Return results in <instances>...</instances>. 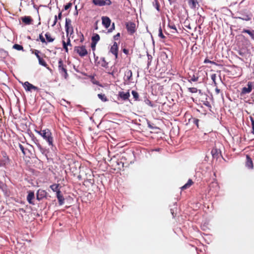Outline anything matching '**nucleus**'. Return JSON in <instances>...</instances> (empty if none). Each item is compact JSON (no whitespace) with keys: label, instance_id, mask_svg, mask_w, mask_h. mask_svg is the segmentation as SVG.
Listing matches in <instances>:
<instances>
[{"label":"nucleus","instance_id":"1","mask_svg":"<svg viewBox=\"0 0 254 254\" xmlns=\"http://www.w3.org/2000/svg\"><path fill=\"white\" fill-rule=\"evenodd\" d=\"M36 132L40 134L48 142L49 146L52 147L54 146V138L52 136V133L49 129L46 128L40 131L36 130Z\"/></svg>","mask_w":254,"mask_h":254},{"label":"nucleus","instance_id":"2","mask_svg":"<svg viewBox=\"0 0 254 254\" xmlns=\"http://www.w3.org/2000/svg\"><path fill=\"white\" fill-rule=\"evenodd\" d=\"M122 159H117L115 157L111 158L110 160V163L112 167L116 170H122L124 167V163L122 161Z\"/></svg>","mask_w":254,"mask_h":254},{"label":"nucleus","instance_id":"3","mask_svg":"<svg viewBox=\"0 0 254 254\" xmlns=\"http://www.w3.org/2000/svg\"><path fill=\"white\" fill-rule=\"evenodd\" d=\"M58 69L60 73L66 79L68 76L66 65L64 64L63 61L61 59L58 62Z\"/></svg>","mask_w":254,"mask_h":254},{"label":"nucleus","instance_id":"4","mask_svg":"<svg viewBox=\"0 0 254 254\" xmlns=\"http://www.w3.org/2000/svg\"><path fill=\"white\" fill-rule=\"evenodd\" d=\"M127 32L130 35H133L136 32V24L134 22L128 21L125 24Z\"/></svg>","mask_w":254,"mask_h":254},{"label":"nucleus","instance_id":"5","mask_svg":"<svg viewBox=\"0 0 254 254\" xmlns=\"http://www.w3.org/2000/svg\"><path fill=\"white\" fill-rule=\"evenodd\" d=\"M92 2L94 5L99 6H109L112 4L110 0H92Z\"/></svg>","mask_w":254,"mask_h":254},{"label":"nucleus","instance_id":"6","mask_svg":"<svg viewBox=\"0 0 254 254\" xmlns=\"http://www.w3.org/2000/svg\"><path fill=\"white\" fill-rule=\"evenodd\" d=\"M94 57L95 59V62L97 64V65H101V66L105 68H107L108 67V63L106 61L105 58H101L100 60L98 61V57L95 56L94 53Z\"/></svg>","mask_w":254,"mask_h":254},{"label":"nucleus","instance_id":"7","mask_svg":"<svg viewBox=\"0 0 254 254\" xmlns=\"http://www.w3.org/2000/svg\"><path fill=\"white\" fill-rule=\"evenodd\" d=\"M75 51L80 57H84L88 54L87 51L84 46L75 47Z\"/></svg>","mask_w":254,"mask_h":254},{"label":"nucleus","instance_id":"8","mask_svg":"<svg viewBox=\"0 0 254 254\" xmlns=\"http://www.w3.org/2000/svg\"><path fill=\"white\" fill-rule=\"evenodd\" d=\"M65 28L67 35H68L69 33L70 34L73 33V29L71 25V20L68 18H66L65 19Z\"/></svg>","mask_w":254,"mask_h":254},{"label":"nucleus","instance_id":"9","mask_svg":"<svg viewBox=\"0 0 254 254\" xmlns=\"http://www.w3.org/2000/svg\"><path fill=\"white\" fill-rule=\"evenodd\" d=\"M247 86L248 87H244L242 88V90H241V95H245V94H249L250 92H251L252 89H253V83L250 81L248 82Z\"/></svg>","mask_w":254,"mask_h":254},{"label":"nucleus","instance_id":"10","mask_svg":"<svg viewBox=\"0 0 254 254\" xmlns=\"http://www.w3.org/2000/svg\"><path fill=\"white\" fill-rule=\"evenodd\" d=\"M118 44L116 42H115L113 45L111 46L110 52L115 55L116 59H117L118 57Z\"/></svg>","mask_w":254,"mask_h":254},{"label":"nucleus","instance_id":"11","mask_svg":"<svg viewBox=\"0 0 254 254\" xmlns=\"http://www.w3.org/2000/svg\"><path fill=\"white\" fill-rule=\"evenodd\" d=\"M30 136L31 137L32 140L34 141V142L37 146L38 148L40 150L41 152L44 153L45 152V149L40 144L38 139L32 133L30 134Z\"/></svg>","mask_w":254,"mask_h":254},{"label":"nucleus","instance_id":"12","mask_svg":"<svg viewBox=\"0 0 254 254\" xmlns=\"http://www.w3.org/2000/svg\"><path fill=\"white\" fill-rule=\"evenodd\" d=\"M23 86L26 91H31L32 90H39V88L37 87L34 86L33 85L30 83L28 81L25 82L23 84Z\"/></svg>","mask_w":254,"mask_h":254},{"label":"nucleus","instance_id":"13","mask_svg":"<svg viewBox=\"0 0 254 254\" xmlns=\"http://www.w3.org/2000/svg\"><path fill=\"white\" fill-rule=\"evenodd\" d=\"M2 155L3 156V159L0 161V167L3 166L7 164L9 162V159L7 155L6 152H2Z\"/></svg>","mask_w":254,"mask_h":254},{"label":"nucleus","instance_id":"14","mask_svg":"<svg viewBox=\"0 0 254 254\" xmlns=\"http://www.w3.org/2000/svg\"><path fill=\"white\" fill-rule=\"evenodd\" d=\"M124 80L127 82H130L132 80V72L131 70L127 69L125 71Z\"/></svg>","mask_w":254,"mask_h":254},{"label":"nucleus","instance_id":"15","mask_svg":"<svg viewBox=\"0 0 254 254\" xmlns=\"http://www.w3.org/2000/svg\"><path fill=\"white\" fill-rule=\"evenodd\" d=\"M46 195L47 192L45 190L40 189L37 192L36 197L38 200H40L45 197Z\"/></svg>","mask_w":254,"mask_h":254},{"label":"nucleus","instance_id":"16","mask_svg":"<svg viewBox=\"0 0 254 254\" xmlns=\"http://www.w3.org/2000/svg\"><path fill=\"white\" fill-rule=\"evenodd\" d=\"M102 24L106 28L109 27L111 24V19L107 16H103L102 17Z\"/></svg>","mask_w":254,"mask_h":254},{"label":"nucleus","instance_id":"17","mask_svg":"<svg viewBox=\"0 0 254 254\" xmlns=\"http://www.w3.org/2000/svg\"><path fill=\"white\" fill-rule=\"evenodd\" d=\"M21 20L26 25H30L32 24L33 19L31 16H25L20 18Z\"/></svg>","mask_w":254,"mask_h":254},{"label":"nucleus","instance_id":"18","mask_svg":"<svg viewBox=\"0 0 254 254\" xmlns=\"http://www.w3.org/2000/svg\"><path fill=\"white\" fill-rule=\"evenodd\" d=\"M246 166L249 169H253L254 165L253 162L252 160V158L250 157V155H246Z\"/></svg>","mask_w":254,"mask_h":254},{"label":"nucleus","instance_id":"19","mask_svg":"<svg viewBox=\"0 0 254 254\" xmlns=\"http://www.w3.org/2000/svg\"><path fill=\"white\" fill-rule=\"evenodd\" d=\"M57 197L58 199L59 204L60 205H62L64 203V198L62 193L61 191H59L57 193Z\"/></svg>","mask_w":254,"mask_h":254},{"label":"nucleus","instance_id":"20","mask_svg":"<svg viewBox=\"0 0 254 254\" xmlns=\"http://www.w3.org/2000/svg\"><path fill=\"white\" fill-rule=\"evenodd\" d=\"M119 96L123 99L124 100H126L128 99L130 96V94L129 92H119Z\"/></svg>","mask_w":254,"mask_h":254},{"label":"nucleus","instance_id":"21","mask_svg":"<svg viewBox=\"0 0 254 254\" xmlns=\"http://www.w3.org/2000/svg\"><path fill=\"white\" fill-rule=\"evenodd\" d=\"M35 195L33 191H29L27 196V200L30 204H34L32 200L34 198Z\"/></svg>","mask_w":254,"mask_h":254},{"label":"nucleus","instance_id":"22","mask_svg":"<svg viewBox=\"0 0 254 254\" xmlns=\"http://www.w3.org/2000/svg\"><path fill=\"white\" fill-rule=\"evenodd\" d=\"M188 3L190 7L192 9L195 8L198 4L196 0H188Z\"/></svg>","mask_w":254,"mask_h":254},{"label":"nucleus","instance_id":"23","mask_svg":"<svg viewBox=\"0 0 254 254\" xmlns=\"http://www.w3.org/2000/svg\"><path fill=\"white\" fill-rule=\"evenodd\" d=\"M193 184V182L192 181L191 179H189L188 181V182L184 185L183 186H182L181 189L182 190H185L189 188L192 184Z\"/></svg>","mask_w":254,"mask_h":254},{"label":"nucleus","instance_id":"24","mask_svg":"<svg viewBox=\"0 0 254 254\" xmlns=\"http://www.w3.org/2000/svg\"><path fill=\"white\" fill-rule=\"evenodd\" d=\"M60 185L57 184H54L50 186V188L54 192H56V193L59 191H61L60 190Z\"/></svg>","mask_w":254,"mask_h":254},{"label":"nucleus","instance_id":"25","mask_svg":"<svg viewBox=\"0 0 254 254\" xmlns=\"http://www.w3.org/2000/svg\"><path fill=\"white\" fill-rule=\"evenodd\" d=\"M252 15L251 14H242L241 16L238 17V18L245 21H249L251 19Z\"/></svg>","mask_w":254,"mask_h":254},{"label":"nucleus","instance_id":"26","mask_svg":"<svg viewBox=\"0 0 254 254\" xmlns=\"http://www.w3.org/2000/svg\"><path fill=\"white\" fill-rule=\"evenodd\" d=\"M45 37L47 42H53L55 40V38L52 37L50 33L49 32H47L45 34Z\"/></svg>","mask_w":254,"mask_h":254},{"label":"nucleus","instance_id":"27","mask_svg":"<svg viewBox=\"0 0 254 254\" xmlns=\"http://www.w3.org/2000/svg\"><path fill=\"white\" fill-rule=\"evenodd\" d=\"M242 32L248 33L254 40V30L251 31L250 30L243 29Z\"/></svg>","mask_w":254,"mask_h":254},{"label":"nucleus","instance_id":"28","mask_svg":"<svg viewBox=\"0 0 254 254\" xmlns=\"http://www.w3.org/2000/svg\"><path fill=\"white\" fill-rule=\"evenodd\" d=\"M189 77L190 78V79H189V81L190 82H191V81H193V82L197 81L198 80V76L197 75H195L194 74L192 75V76H191L190 75Z\"/></svg>","mask_w":254,"mask_h":254},{"label":"nucleus","instance_id":"29","mask_svg":"<svg viewBox=\"0 0 254 254\" xmlns=\"http://www.w3.org/2000/svg\"><path fill=\"white\" fill-rule=\"evenodd\" d=\"M98 97L103 102H106L108 101V99L105 94H98Z\"/></svg>","mask_w":254,"mask_h":254},{"label":"nucleus","instance_id":"30","mask_svg":"<svg viewBox=\"0 0 254 254\" xmlns=\"http://www.w3.org/2000/svg\"><path fill=\"white\" fill-rule=\"evenodd\" d=\"M131 93L133 97V98L135 99V101L139 100V95H138V93L136 91H135L134 90H132L131 91Z\"/></svg>","mask_w":254,"mask_h":254},{"label":"nucleus","instance_id":"31","mask_svg":"<svg viewBox=\"0 0 254 254\" xmlns=\"http://www.w3.org/2000/svg\"><path fill=\"white\" fill-rule=\"evenodd\" d=\"M100 40V36L98 34H96L92 37V41L97 43Z\"/></svg>","mask_w":254,"mask_h":254},{"label":"nucleus","instance_id":"32","mask_svg":"<svg viewBox=\"0 0 254 254\" xmlns=\"http://www.w3.org/2000/svg\"><path fill=\"white\" fill-rule=\"evenodd\" d=\"M13 48L14 49H16L18 51H21V50L23 51V47L21 45L16 44H14L13 46Z\"/></svg>","mask_w":254,"mask_h":254},{"label":"nucleus","instance_id":"33","mask_svg":"<svg viewBox=\"0 0 254 254\" xmlns=\"http://www.w3.org/2000/svg\"><path fill=\"white\" fill-rule=\"evenodd\" d=\"M216 74L215 73L211 75V79L213 81V82L214 84V86H216V85L217 84L216 81Z\"/></svg>","mask_w":254,"mask_h":254},{"label":"nucleus","instance_id":"34","mask_svg":"<svg viewBox=\"0 0 254 254\" xmlns=\"http://www.w3.org/2000/svg\"><path fill=\"white\" fill-rule=\"evenodd\" d=\"M39 63L44 67H47L48 66L47 64L43 58H41V59L39 61Z\"/></svg>","mask_w":254,"mask_h":254},{"label":"nucleus","instance_id":"35","mask_svg":"<svg viewBox=\"0 0 254 254\" xmlns=\"http://www.w3.org/2000/svg\"><path fill=\"white\" fill-rule=\"evenodd\" d=\"M188 90L189 92L192 93H195L197 92L198 90L195 87H190L188 88Z\"/></svg>","mask_w":254,"mask_h":254},{"label":"nucleus","instance_id":"36","mask_svg":"<svg viewBox=\"0 0 254 254\" xmlns=\"http://www.w3.org/2000/svg\"><path fill=\"white\" fill-rule=\"evenodd\" d=\"M168 26L172 29H173L175 30V32H177V29L176 28V27L174 23H169L168 24Z\"/></svg>","mask_w":254,"mask_h":254},{"label":"nucleus","instance_id":"37","mask_svg":"<svg viewBox=\"0 0 254 254\" xmlns=\"http://www.w3.org/2000/svg\"><path fill=\"white\" fill-rule=\"evenodd\" d=\"M158 35H159V36L160 37H161L162 39H164V38H166L165 36L163 34L162 30L161 27H160L159 29V34H158Z\"/></svg>","mask_w":254,"mask_h":254},{"label":"nucleus","instance_id":"38","mask_svg":"<svg viewBox=\"0 0 254 254\" xmlns=\"http://www.w3.org/2000/svg\"><path fill=\"white\" fill-rule=\"evenodd\" d=\"M154 6L158 11L160 10V4L157 0H155Z\"/></svg>","mask_w":254,"mask_h":254},{"label":"nucleus","instance_id":"39","mask_svg":"<svg viewBox=\"0 0 254 254\" xmlns=\"http://www.w3.org/2000/svg\"><path fill=\"white\" fill-rule=\"evenodd\" d=\"M32 53L34 54L36 57L39 55L40 52L37 50L32 49L31 50Z\"/></svg>","mask_w":254,"mask_h":254},{"label":"nucleus","instance_id":"40","mask_svg":"<svg viewBox=\"0 0 254 254\" xmlns=\"http://www.w3.org/2000/svg\"><path fill=\"white\" fill-rule=\"evenodd\" d=\"M0 189L4 190L6 189V185L0 181Z\"/></svg>","mask_w":254,"mask_h":254},{"label":"nucleus","instance_id":"41","mask_svg":"<svg viewBox=\"0 0 254 254\" xmlns=\"http://www.w3.org/2000/svg\"><path fill=\"white\" fill-rule=\"evenodd\" d=\"M39 38L41 42L42 43H46L45 39L44 38V37L42 35V34H41L39 35Z\"/></svg>","mask_w":254,"mask_h":254},{"label":"nucleus","instance_id":"42","mask_svg":"<svg viewBox=\"0 0 254 254\" xmlns=\"http://www.w3.org/2000/svg\"><path fill=\"white\" fill-rule=\"evenodd\" d=\"M63 48L64 49L65 51L67 53L68 52V48L67 46L65 44V42L64 40H63Z\"/></svg>","mask_w":254,"mask_h":254},{"label":"nucleus","instance_id":"43","mask_svg":"<svg viewBox=\"0 0 254 254\" xmlns=\"http://www.w3.org/2000/svg\"><path fill=\"white\" fill-rule=\"evenodd\" d=\"M252 122V133H254V120L252 117L250 118Z\"/></svg>","mask_w":254,"mask_h":254},{"label":"nucleus","instance_id":"44","mask_svg":"<svg viewBox=\"0 0 254 254\" xmlns=\"http://www.w3.org/2000/svg\"><path fill=\"white\" fill-rule=\"evenodd\" d=\"M72 6V3L71 2H69L64 5V8L65 10H67Z\"/></svg>","mask_w":254,"mask_h":254},{"label":"nucleus","instance_id":"45","mask_svg":"<svg viewBox=\"0 0 254 254\" xmlns=\"http://www.w3.org/2000/svg\"><path fill=\"white\" fill-rule=\"evenodd\" d=\"M117 71V68H114V69L112 70V71L111 72H108V73L110 74V75H112L113 77H114V74Z\"/></svg>","mask_w":254,"mask_h":254},{"label":"nucleus","instance_id":"46","mask_svg":"<svg viewBox=\"0 0 254 254\" xmlns=\"http://www.w3.org/2000/svg\"><path fill=\"white\" fill-rule=\"evenodd\" d=\"M19 147L20 150H21V151L22 152L23 154L24 155H25V152L24 147L21 144H19Z\"/></svg>","mask_w":254,"mask_h":254},{"label":"nucleus","instance_id":"47","mask_svg":"<svg viewBox=\"0 0 254 254\" xmlns=\"http://www.w3.org/2000/svg\"><path fill=\"white\" fill-rule=\"evenodd\" d=\"M193 123L197 126V127H198V122L199 120L197 119H193Z\"/></svg>","mask_w":254,"mask_h":254},{"label":"nucleus","instance_id":"48","mask_svg":"<svg viewBox=\"0 0 254 254\" xmlns=\"http://www.w3.org/2000/svg\"><path fill=\"white\" fill-rule=\"evenodd\" d=\"M120 37V33H118L114 36V39L115 40H118L119 39Z\"/></svg>","mask_w":254,"mask_h":254},{"label":"nucleus","instance_id":"49","mask_svg":"<svg viewBox=\"0 0 254 254\" xmlns=\"http://www.w3.org/2000/svg\"><path fill=\"white\" fill-rule=\"evenodd\" d=\"M96 44H97V43L92 41L91 48L93 51L95 50V46H96Z\"/></svg>","mask_w":254,"mask_h":254},{"label":"nucleus","instance_id":"50","mask_svg":"<svg viewBox=\"0 0 254 254\" xmlns=\"http://www.w3.org/2000/svg\"><path fill=\"white\" fill-rule=\"evenodd\" d=\"M204 63H211V64H214V62H212L211 61H210L208 59H205L204 61Z\"/></svg>","mask_w":254,"mask_h":254},{"label":"nucleus","instance_id":"51","mask_svg":"<svg viewBox=\"0 0 254 254\" xmlns=\"http://www.w3.org/2000/svg\"><path fill=\"white\" fill-rule=\"evenodd\" d=\"M57 19H58L57 16L55 15V20H54V23L52 25V26H54L56 24V23L57 22Z\"/></svg>","mask_w":254,"mask_h":254},{"label":"nucleus","instance_id":"52","mask_svg":"<svg viewBox=\"0 0 254 254\" xmlns=\"http://www.w3.org/2000/svg\"><path fill=\"white\" fill-rule=\"evenodd\" d=\"M215 87H216V88H215V91L216 94H218L220 93V90L218 88L217 85Z\"/></svg>","mask_w":254,"mask_h":254},{"label":"nucleus","instance_id":"53","mask_svg":"<svg viewBox=\"0 0 254 254\" xmlns=\"http://www.w3.org/2000/svg\"><path fill=\"white\" fill-rule=\"evenodd\" d=\"M217 152V150L216 149H213L211 151V153L213 156V157H214V155H215V154Z\"/></svg>","mask_w":254,"mask_h":254},{"label":"nucleus","instance_id":"54","mask_svg":"<svg viewBox=\"0 0 254 254\" xmlns=\"http://www.w3.org/2000/svg\"><path fill=\"white\" fill-rule=\"evenodd\" d=\"M65 44L67 46H69L70 47L71 46V44L70 43V39L69 38L67 39V42H65Z\"/></svg>","mask_w":254,"mask_h":254},{"label":"nucleus","instance_id":"55","mask_svg":"<svg viewBox=\"0 0 254 254\" xmlns=\"http://www.w3.org/2000/svg\"><path fill=\"white\" fill-rule=\"evenodd\" d=\"M114 29H115V24H114V23H113L112 25V28L109 30V31L111 32Z\"/></svg>","mask_w":254,"mask_h":254},{"label":"nucleus","instance_id":"56","mask_svg":"<svg viewBox=\"0 0 254 254\" xmlns=\"http://www.w3.org/2000/svg\"><path fill=\"white\" fill-rule=\"evenodd\" d=\"M148 105L150 106L151 107H153V104L151 103V102L149 100H147V102L146 103Z\"/></svg>","mask_w":254,"mask_h":254},{"label":"nucleus","instance_id":"57","mask_svg":"<svg viewBox=\"0 0 254 254\" xmlns=\"http://www.w3.org/2000/svg\"><path fill=\"white\" fill-rule=\"evenodd\" d=\"M62 12H60L59 14H58V18L59 19H61V18H62Z\"/></svg>","mask_w":254,"mask_h":254},{"label":"nucleus","instance_id":"58","mask_svg":"<svg viewBox=\"0 0 254 254\" xmlns=\"http://www.w3.org/2000/svg\"><path fill=\"white\" fill-rule=\"evenodd\" d=\"M123 52H124V53H125V54H127V53H128V50H127V49H124L123 50Z\"/></svg>","mask_w":254,"mask_h":254},{"label":"nucleus","instance_id":"59","mask_svg":"<svg viewBox=\"0 0 254 254\" xmlns=\"http://www.w3.org/2000/svg\"><path fill=\"white\" fill-rule=\"evenodd\" d=\"M37 58V59H38V61H39L41 59V57L40 56V55L38 56L37 57H36Z\"/></svg>","mask_w":254,"mask_h":254},{"label":"nucleus","instance_id":"60","mask_svg":"<svg viewBox=\"0 0 254 254\" xmlns=\"http://www.w3.org/2000/svg\"><path fill=\"white\" fill-rule=\"evenodd\" d=\"M170 3H172L173 0H168Z\"/></svg>","mask_w":254,"mask_h":254},{"label":"nucleus","instance_id":"61","mask_svg":"<svg viewBox=\"0 0 254 254\" xmlns=\"http://www.w3.org/2000/svg\"><path fill=\"white\" fill-rule=\"evenodd\" d=\"M150 62H151L150 61L148 62V65H149L150 64Z\"/></svg>","mask_w":254,"mask_h":254},{"label":"nucleus","instance_id":"62","mask_svg":"<svg viewBox=\"0 0 254 254\" xmlns=\"http://www.w3.org/2000/svg\"><path fill=\"white\" fill-rule=\"evenodd\" d=\"M78 178L81 179V177H80V176H78Z\"/></svg>","mask_w":254,"mask_h":254},{"label":"nucleus","instance_id":"63","mask_svg":"<svg viewBox=\"0 0 254 254\" xmlns=\"http://www.w3.org/2000/svg\"><path fill=\"white\" fill-rule=\"evenodd\" d=\"M91 179H89V182H90V183H91Z\"/></svg>","mask_w":254,"mask_h":254},{"label":"nucleus","instance_id":"64","mask_svg":"<svg viewBox=\"0 0 254 254\" xmlns=\"http://www.w3.org/2000/svg\"><path fill=\"white\" fill-rule=\"evenodd\" d=\"M0 108H1V106H0Z\"/></svg>","mask_w":254,"mask_h":254}]
</instances>
